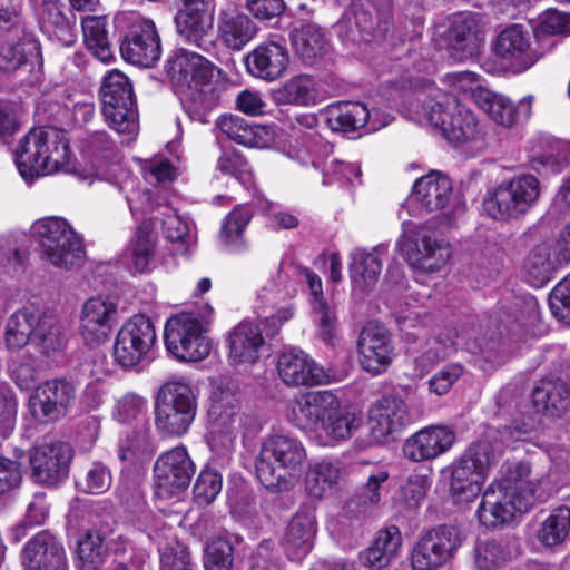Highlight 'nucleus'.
Wrapping results in <instances>:
<instances>
[{
	"mask_svg": "<svg viewBox=\"0 0 570 570\" xmlns=\"http://www.w3.org/2000/svg\"><path fill=\"white\" fill-rule=\"evenodd\" d=\"M355 105L350 101H340L331 105L326 110V121L333 131L350 134L356 129Z\"/></svg>",
	"mask_w": 570,
	"mask_h": 570,
	"instance_id": "obj_62",
	"label": "nucleus"
},
{
	"mask_svg": "<svg viewBox=\"0 0 570 570\" xmlns=\"http://www.w3.org/2000/svg\"><path fill=\"white\" fill-rule=\"evenodd\" d=\"M288 63L289 55L285 43L276 40L263 41L245 58L247 71L267 82L282 78Z\"/></svg>",
	"mask_w": 570,
	"mask_h": 570,
	"instance_id": "obj_27",
	"label": "nucleus"
},
{
	"mask_svg": "<svg viewBox=\"0 0 570 570\" xmlns=\"http://www.w3.org/2000/svg\"><path fill=\"white\" fill-rule=\"evenodd\" d=\"M531 35L521 24L504 28L494 42V53L507 68L522 72L531 68L541 55L531 45Z\"/></svg>",
	"mask_w": 570,
	"mask_h": 570,
	"instance_id": "obj_16",
	"label": "nucleus"
},
{
	"mask_svg": "<svg viewBox=\"0 0 570 570\" xmlns=\"http://www.w3.org/2000/svg\"><path fill=\"white\" fill-rule=\"evenodd\" d=\"M478 31L475 16L460 12L450 18L446 29L440 35L449 48L471 55L476 48Z\"/></svg>",
	"mask_w": 570,
	"mask_h": 570,
	"instance_id": "obj_37",
	"label": "nucleus"
},
{
	"mask_svg": "<svg viewBox=\"0 0 570 570\" xmlns=\"http://www.w3.org/2000/svg\"><path fill=\"white\" fill-rule=\"evenodd\" d=\"M315 80L307 75H298L286 80L274 92L278 105L307 106L316 99Z\"/></svg>",
	"mask_w": 570,
	"mask_h": 570,
	"instance_id": "obj_43",
	"label": "nucleus"
},
{
	"mask_svg": "<svg viewBox=\"0 0 570 570\" xmlns=\"http://www.w3.org/2000/svg\"><path fill=\"white\" fill-rule=\"evenodd\" d=\"M316 535V519L309 511H298L289 521L282 546L292 560H301L312 549Z\"/></svg>",
	"mask_w": 570,
	"mask_h": 570,
	"instance_id": "obj_33",
	"label": "nucleus"
},
{
	"mask_svg": "<svg viewBox=\"0 0 570 570\" xmlns=\"http://www.w3.org/2000/svg\"><path fill=\"white\" fill-rule=\"evenodd\" d=\"M177 32L180 38L198 48L210 45L208 40L212 28L210 18L200 8H186L175 17Z\"/></svg>",
	"mask_w": 570,
	"mask_h": 570,
	"instance_id": "obj_40",
	"label": "nucleus"
},
{
	"mask_svg": "<svg viewBox=\"0 0 570 570\" xmlns=\"http://www.w3.org/2000/svg\"><path fill=\"white\" fill-rule=\"evenodd\" d=\"M340 478L341 471L336 464L330 461L314 463L306 474V490L314 498H323L334 490Z\"/></svg>",
	"mask_w": 570,
	"mask_h": 570,
	"instance_id": "obj_49",
	"label": "nucleus"
},
{
	"mask_svg": "<svg viewBox=\"0 0 570 570\" xmlns=\"http://www.w3.org/2000/svg\"><path fill=\"white\" fill-rule=\"evenodd\" d=\"M552 262L547 245L535 246L527 256L522 275L525 282L532 287H542L551 278Z\"/></svg>",
	"mask_w": 570,
	"mask_h": 570,
	"instance_id": "obj_51",
	"label": "nucleus"
},
{
	"mask_svg": "<svg viewBox=\"0 0 570 570\" xmlns=\"http://www.w3.org/2000/svg\"><path fill=\"white\" fill-rule=\"evenodd\" d=\"M154 474L158 495L168 497L189 485L195 464L184 446H176L159 455Z\"/></svg>",
	"mask_w": 570,
	"mask_h": 570,
	"instance_id": "obj_17",
	"label": "nucleus"
},
{
	"mask_svg": "<svg viewBox=\"0 0 570 570\" xmlns=\"http://www.w3.org/2000/svg\"><path fill=\"white\" fill-rule=\"evenodd\" d=\"M110 470L100 462H95L82 478L77 481L78 488L89 494L105 493L111 485Z\"/></svg>",
	"mask_w": 570,
	"mask_h": 570,
	"instance_id": "obj_63",
	"label": "nucleus"
},
{
	"mask_svg": "<svg viewBox=\"0 0 570 570\" xmlns=\"http://www.w3.org/2000/svg\"><path fill=\"white\" fill-rule=\"evenodd\" d=\"M77 554L83 570H96L106 559L107 548L102 537L97 532H87L79 541Z\"/></svg>",
	"mask_w": 570,
	"mask_h": 570,
	"instance_id": "obj_57",
	"label": "nucleus"
},
{
	"mask_svg": "<svg viewBox=\"0 0 570 570\" xmlns=\"http://www.w3.org/2000/svg\"><path fill=\"white\" fill-rule=\"evenodd\" d=\"M569 394L562 380H541L532 391L533 407L538 413L559 416L568 405Z\"/></svg>",
	"mask_w": 570,
	"mask_h": 570,
	"instance_id": "obj_39",
	"label": "nucleus"
},
{
	"mask_svg": "<svg viewBox=\"0 0 570 570\" xmlns=\"http://www.w3.org/2000/svg\"><path fill=\"white\" fill-rule=\"evenodd\" d=\"M409 265L415 271V281L424 283L425 274L440 272L451 257L450 245L439 240L421 227L416 238L405 252Z\"/></svg>",
	"mask_w": 570,
	"mask_h": 570,
	"instance_id": "obj_20",
	"label": "nucleus"
},
{
	"mask_svg": "<svg viewBox=\"0 0 570 570\" xmlns=\"http://www.w3.org/2000/svg\"><path fill=\"white\" fill-rule=\"evenodd\" d=\"M117 317V304L107 296H95L86 301L81 312V335L88 345L104 343Z\"/></svg>",
	"mask_w": 570,
	"mask_h": 570,
	"instance_id": "obj_24",
	"label": "nucleus"
},
{
	"mask_svg": "<svg viewBox=\"0 0 570 570\" xmlns=\"http://www.w3.org/2000/svg\"><path fill=\"white\" fill-rule=\"evenodd\" d=\"M0 42V69L7 72L33 65L40 56V47L35 37L27 32L21 18V30L8 29Z\"/></svg>",
	"mask_w": 570,
	"mask_h": 570,
	"instance_id": "obj_28",
	"label": "nucleus"
},
{
	"mask_svg": "<svg viewBox=\"0 0 570 570\" xmlns=\"http://www.w3.org/2000/svg\"><path fill=\"white\" fill-rule=\"evenodd\" d=\"M570 533V508L561 505L541 523L537 538L541 544L549 548L561 546Z\"/></svg>",
	"mask_w": 570,
	"mask_h": 570,
	"instance_id": "obj_44",
	"label": "nucleus"
},
{
	"mask_svg": "<svg viewBox=\"0 0 570 570\" xmlns=\"http://www.w3.org/2000/svg\"><path fill=\"white\" fill-rule=\"evenodd\" d=\"M255 21L235 4L223 6L216 17V40L229 51H242L258 33Z\"/></svg>",
	"mask_w": 570,
	"mask_h": 570,
	"instance_id": "obj_19",
	"label": "nucleus"
},
{
	"mask_svg": "<svg viewBox=\"0 0 570 570\" xmlns=\"http://www.w3.org/2000/svg\"><path fill=\"white\" fill-rule=\"evenodd\" d=\"M275 281H269L265 286H263L257 293L254 312L258 317H262V324L266 331V336H275L279 328L291 318H293L295 313V307L293 304H286L276 309L275 313L271 315H266L269 307H274V305L283 298L279 291H276Z\"/></svg>",
	"mask_w": 570,
	"mask_h": 570,
	"instance_id": "obj_35",
	"label": "nucleus"
},
{
	"mask_svg": "<svg viewBox=\"0 0 570 570\" xmlns=\"http://www.w3.org/2000/svg\"><path fill=\"white\" fill-rule=\"evenodd\" d=\"M512 479L501 483H491L483 493L476 515L481 524L494 528L510 522L518 513L522 514L531 509L533 494L520 497Z\"/></svg>",
	"mask_w": 570,
	"mask_h": 570,
	"instance_id": "obj_10",
	"label": "nucleus"
},
{
	"mask_svg": "<svg viewBox=\"0 0 570 570\" xmlns=\"http://www.w3.org/2000/svg\"><path fill=\"white\" fill-rule=\"evenodd\" d=\"M102 114L119 134L132 136L138 130V112L134 99L132 85L121 71H109L100 88Z\"/></svg>",
	"mask_w": 570,
	"mask_h": 570,
	"instance_id": "obj_7",
	"label": "nucleus"
},
{
	"mask_svg": "<svg viewBox=\"0 0 570 570\" xmlns=\"http://www.w3.org/2000/svg\"><path fill=\"white\" fill-rule=\"evenodd\" d=\"M412 106L413 117L420 124L430 125L433 130L455 147L483 146L484 131L476 116L454 97L441 94Z\"/></svg>",
	"mask_w": 570,
	"mask_h": 570,
	"instance_id": "obj_1",
	"label": "nucleus"
},
{
	"mask_svg": "<svg viewBox=\"0 0 570 570\" xmlns=\"http://www.w3.org/2000/svg\"><path fill=\"white\" fill-rule=\"evenodd\" d=\"M464 538L455 525L439 524L424 531L411 553L414 570H435L453 559Z\"/></svg>",
	"mask_w": 570,
	"mask_h": 570,
	"instance_id": "obj_11",
	"label": "nucleus"
},
{
	"mask_svg": "<svg viewBox=\"0 0 570 570\" xmlns=\"http://www.w3.org/2000/svg\"><path fill=\"white\" fill-rule=\"evenodd\" d=\"M70 156L66 132L56 127L30 130L14 149L17 168L26 181L62 170Z\"/></svg>",
	"mask_w": 570,
	"mask_h": 570,
	"instance_id": "obj_2",
	"label": "nucleus"
},
{
	"mask_svg": "<svg viewBox=\"0 0 570 570\" xmlns=\"http://www.w3.org/2000/svg\"><path fill=\"white\" fill-rule=\"evenodd\" d=\"M358 474L366 478L362 493L358 494V508L376 505L381 500V484L387 481L389 473L382 468H373L368 463H358Z\"/></svg>",
	"mask_w": 570,
	"mask_h": 570,
	"instance_id": "obj_59",
	"label": "nucleus"
},
{
	"mask_svg": "<svg viewBox=\"0 0 570 570\" xmlns=\"http://www.w3.org/2000/svg\"><path fill=\"white\" fill-rule=\"evenodd\" d=\"M228 360L232 365H252L259 358L265 340L261 325L242 321L226 335Z\"/></svg>",
	"mask_w": 570,
	"mask_h": 570,
	"instance_id": "obj_30",
	"label": "nucleus"
},
{
	"mask_svg": "<svg viewBox=\"0 0 570 570\" xmlns=\"http://www.w3.org/2000/svg\"><path fill=\"white\" fill-rule=\"evenodd\" d=\"M217 128L230 140L247 147H258L262 128L249 124L239 116L226 115L216 121Z\"/></svg>",
	"mask_w": 570,
	"mask_h": 570,
	"instance_id": "obj_50",
	"label": "nucleus"
},
{
	"mask_svg": "<svg viewBox=\"0 0 570 570\" xmlns=\"http://www.w3.org/2000/svg\"><path fill=\"white\" fill-rule=\"evenodd\" d=\"M517 472L519 474V479H513L512 482L515 487H519L518 494L520 497H524L525 494H533L531 501V508L537 501L544 502L547 501L554 492L556 488L552 484L550 476L544 475L541 479L533 481H524L522 480L523 475H528L530 472V468L525 463H519L517 465Z\"/></svg>",
	"mask_w": 570,
	"mask_h": 570,
	"instance_id": "obj_58",
	"label": "nucleus"
},
{
	"mask_svg": "<svg viewBox=\"0 0 570 570\" xmlns=\"http://www.w3.org/2000/svg\"><path fill=\"white\" fill-rule=\"evenodd\" d=\"M233 553V547L227 540H213L205 553L206 570H230L234 561Z\"/></svg>",
	"mask_w": 570,
	"mask_h": 570,
	"instance_id": "obj_64",
	"label": "nucleus"
},
{
	"mask_svg": "<svg viewBox=\"0 0 570 570\" xmlns=\"http://www.w3.org/2000/svg\"><path fill=\"white\" fill-rule=\"evenodd\" d=\"M71 450L60 441H43L30 452L29 462L37 482L56 485L63 480L69 470Z\"/></svg>",
	"mask_w": 570,
	"mask_h": 570,
	"instance_id": "obj_18",
	"label": "nucleus"
},
{
	"mask_svg": "<svg viewBox=\"0 0 570 570\" xmlns=\"http://www.w3.org/2000/svg\"><path fill=\"white\" fill-rule=\"evenodd\" d=\"M412 422L405 400L397 394H389L376 401L368 411V430L374 441L402 431Z\"/></svg>",
	"mask_w": 570,
	"mask_h": 570,
	"instance_id": "obj_21",
	"label": "nucleus"
},
{
	"mask_svg": "<svg viewBox=\"0 0 570 570\" xmlns=\"http://www.w3.org/2000/svg\"><path fill=\"white\" fill-rule=\"evenodd\" d=\"M402 544V535L396 525H387L379 530L368 546L360 556L361 562L372 569L379 570L395 558Z\"/></svg>",
	"mask_w": 570,
	"mask_h": 570,
	"instance_id": "obj_36",
	"label": "nucleus"
},
{
	"mask_svg": "<svg viewBox=\"0 0 570 570\" xmlns=\"http://www.w3.org/2000/svg\"><path fill=\"white\" fill-rule=\"evenodd\" d=\"M122 58L136 66L150 68L161 55L160 38L155 23L137 14H131L130 26L120 43Z\"/></svg>",
	"mask_w": 570,
	"mask_h": 570,
	"instance_id": "obj_15",
	"label": "nucleus"
},
{
	"mask_svg": "<svg viewBox=\"0 0 570 570\" xmlns=\"http://www.w3.org/2000/svg\"><path fill=\"white\" fill-rule=\"evenodd\" d=\"M83 41L87 49L104 63L114 59L108 40L105 20L98 17H86L82 22Z\"/></svg>",
	"mask_w": 570,
	"mask_h": 570,
	"instance_id": "obj_46",
	"label": "nucleus"
},
{
	"mask_svg": "<svg viewBox=\"0 0 570 570\" xmlns=\"http://www.w3.org/2000/svg\"><path fill=\"white\" fill-rule=\"evenodd\" d=\"M197 412V395L184 377L165 382L155 401V425L165 436H181L190 428Z\"/></svg>",
	"mask_w": 570,
	"mask_h": 570,
	"instance_id": "obj_4",
	"label": "nucleus"
},
{
	"mask_svg": "<svg viewBox=\"0 0 570 570\" xmlns=\"http://www.w3.org/2000/svg\"><path fill=\"white\" fill-rule=\"evenodd\" d=\"M136 183L132 178H127L120 186V191L125 195L128 206L132 214L141 212L142 214L156 215L164 210V206L159 203L150 190H136Z\"/></svg>",
	"mask_w": 570,
	"mask_h": 570,
	"instance_id": "obj_55",
	"label": "nucleus"
},
{
	"mask_svg": "<svg viewBox=\"0 0 570 570\" xmlns=\"http://www.w3.org/2000/svg\"><path fill=\"white\" fill-rule=\"evenodd\" d=\"M337 397L330 391H311L299 394L292 403L289 421L298 429L314 432L324 416L335 410Z\"/></svg>",
	"mask_w": 570,
	"mask_h": 570,
	"instance_id": "obj_29",
	"label": "nucleus"
},
{
	"mask_svg": "<svg viewBox=\"0 0 570 570\" xmlns=\"http://www.w3.org/2000/svg\"><path fill=\"white\" fill-rule=\"evenodd\" d=\"M38 315L23 308L13 313L6 326L4 340L10 350H20L32 343Z\"/></svg>",
	"mask_w": 570,
	"mask_h": 570,
	"instance_id": "obj_45",
	"label": "nucleus"
},
{
	"mask_svg": "<svg viewBox=\"0 0 570 570\" xmlns=\"http://www.w3.org/2000/svg\"><path fill=\"white\" fill-rule=\"evenodd\" d=\"M157 341L151 321L141 314L130 317L118 331L114 343V358L121 367L139 364Z\"/></svg>",
	"mask_w": 570,
	"mask_h": 570,
	"instance_id": "obj_12",
	"label": "nucleus"
},
{
	"mask_svg": "<svg viewBox=\"0 0 570 570\" xmlns=\"http://www.w3.org/2000/svg\"><path fill=\"white\" fill-rule=\"evenodd\" d=\"M452 196L450 178L436 171L419 178L412 191V200L426 212L440 210L446 206Z\"/></svg>",
	"mask_w": 570,
	"mask_h": 570,
	"instance_id": "obj_34",
	"label": "nucleus"
},
{
	"mask_svg": "<svg viewBox=\"0 0 570 570\" xmlns=\"http://www.w3.org/2000/svg\"><path fill=\"white\" fill-rule=\"evenodd\" d=\"M216 170L220 174L234 177L244 185L253 180L252 167L247 159L235 149L224 150L217 159Z\"/></svg>",
	"mask_w": 570,
	"mask_h": 570,
	"instance_id": "obj_60",
	"label": "nucleus"
},
{
	"mask_svg": "<svg viewBox=\"0 0 570 570\" xmlns=\"http://www.w3.org/2000/svg\"><path fill=\"white\" fill-rule=\"evenodd\" d=\"M539 196V179L531 174H521L488 190L482 200V210L498 222L519 219L535 205Z\"/></svg>",
	"mask_w": 570,
	"mask_h": 570,
	"instance_id": "obj_6",
	"label": "nucleus"
},
{
	"mask_svg": "<svg viewBox=\"0 0 570 570\" xmlns=\"http://www.w3.org/2000/svg\"><path fill=\"white\" fill-rule=\"evenodd\" d=\"M293 46L299 58L308 65L324 57L330 48L325 32L315 24L297 29L293 36Z\"/></svg>",
	"mask_w": 570,
	"mask_h": 570,
	"instance_id": "obj_42",
	"label": "nucleus"
},
{
	"mask_svg": "<svg viewBox=\"0 0 570 570\" xmlns=\"http://www.w3.org/2000/svg\"><path fill=\"white\" fill-rule=\"evenodd\" d=\"M455 442V433L446 425H430L407 438L403 453L412 462L436 459L448 452Z\"/></svg>",
	"mask_w": 570,
	"mask_h": 570,
	"instance_id": "obj_25",
	"label": "nucleus"
},
{
	"mask_svg": "<svg viewBox=\"0 0 570 570\" xmlns=\"http://www.w3.org/2000/svg\"><path fill=\"white\" fill-rule=\"evenodd\" d=\"M77 399V386L66 379L48 380L30 396L32 416L40 423L56 422L66 416Z\"/></svg>",
	"mask_w": 570,
	"mask_h": 570,
	"instance_id": "obj_13",
	"label": "nucleus"
},
{
	"mask_svg": "<svg viewBox=\"0 0 570 570\" xmlns=\"http://www.w3.org/2000/svg\"><path fill=\"white\" fill-rule=\"evenodd\" d=\"M178 94L181 106L189 119L200 124L209 122V115L217 107L219 100L214 83L193 88L188 86Z\"/></svg>",
	"mask_w": 570,
	"mask_h": 570,
	"instance_id": "obj_38",
	"label": "nucleus"
},
{
	"mask_svg": "<svg viewBox=\"0 0 570 570\" xmlns=\"http://www.w3.org/2000/svg\"><path fill=\"white\" fill-rule=\"evenodd\" d=\"M24 570H67L62 544L49 532L32 537L23 548Z\"/></svg>",
	"mask_w": 570,
	"mask_h": 570,
	"instance_id": "obj_31",
	"label": "nucleus"
},
{
	"mask_svg": "<svg viewBox=\"0 0 570 570\" xmlns=\"http://www.w3.org/2000/svg\"><path fill=\"white\" fill-rule=\"evenodd\" d=\"M213 422L210 445L219 444L224 450H232L239 433L244 438L255 435L258 432L256 421L239 412V401L229 391L215 392L208 410Z\"/></svg>",
	"mask_w": 570,
	"mask_h": 570,
	"instance_id": "obj_8",
	"label": "nucleus"
},
{
	"mask_svg": "<svg viewBox=\"0 0 570 570\" xmlns=\"http://www.w3.org/2000/svg\"><path fill=\"white\" fill-rule=\"evenodd\" d=\"M40 28L48 35H63L69 30V21L62 12L60 0H31Z\"/></svg>",
	"mask_w": 570,
	"mask_h": 570,
	"instance_id": "obj_52",
	"label": "nucleus"
},
{
	"mask_svg": "<svg viewBox=\"0 0 570 570\" xmlns=\"http://www.w3.org/2000/svg\"><path fill=\"white\" fill-rule=\"evenodd\" d=\"M493 463L494 453L489 443L472 444L453 468L451 490L455 494L466 493L469 497H475Z\"/></svg>",
	"mask_w": 570,
	"mask_h": 570,
	"instance_id": "obj_14",
	"label": "nucleus"
},
{
	"mask_svg": "<svg viewBox=\"0 0 570 570\" xmlns=\"http://www.w3.org/2000/svg\"><path fill=\"white\" fill-rule=\"evenodd\" d=\"M353 424L354 417L341 409L337 399L335 410L328 411L313 433L322 445L333 446L352 436Z\"/></svg>",
	"mask_w": 570,
	"mask_h": 570,
	"instance_id": "obj_41",
	"label": "nucleus"
},
{
	"mask_svg": "<svg viewBox=\"0 0 570 570\" xmlns=\"http://www.w3.org/2000/svg\"><path fill=\"white\" fill-rule=\"evenodd\" d=\"M358 352L362 354L360 363L364 371L372 375L385 372L392 362V346L387 330L374 322L365 325L358 335Z\"/></svg>",
	"mask_w": 570,
	"mask_h": 570,
	"instance_id": "obj_26",
	"label": "nucleus"
},
{
	"mask_svg": "<svg viewBox=\"0 0 570 570\" xmlns=\"http://www.w3.org/2000/svg\"><path fill=\"white\" fill-rule=\"evenodd\" d=\"M306 451L297 439L275 433L264 439L256 459V475L261 483L276 491H287L298 480Z\"/></svg>",
	"mask_w": 570,
	"mask_h": 570,
	"instance_id": "obj_3",
	"label": "nucleus"
},
{
	"mask_svg": "<svg viewBox=\"0 0 570 570\" xmlns=\"http://www.w3.org/2000/svg\"><path fill=\"white\" fill-rule=\"evenodd\" d=\"M206 332L204 323L190 314L183 313L170 317L164 331L166 348L179 361H202L212 350V342Z\"/></svg>",
	"mask_w": 570,
	"mask_h": 570,
	"instance_id": "obj_9",
	"label": "nucleus"
},
{
	"mask_svg": "<svg viewBox=\"0 0 570 570\" xmlns=\"http://www.w3.org/2000/svg\"><path fill=\"white\" fill-rule=\"evenodd\" d=\"M31 344L43 354L59 351L63 346L60 325L55 317L38 316Z\"/></svg>",
	"mask_w": 570,
	"mask_h": 570,
	"instance_id": "obj_53",
	"label": "nucleus"
},
{
	"mask_svg": "<svg viewBox=\"0 0 570 570\" xmlns=\"http://www.w3.org/2000/svg\"><path fill=\"white\" fill-rule=\"evenodd\" d=\"M150 219L161 224L164 236L168 240L179 243L177 254L188 255L191 244L189 226L171 207L165 205L164 210L150 216Z\"/></svg>",
	"mask_w": 570,
	"mask_h": 570,
	"instance_id": "obj_48",
	"label": "nucleus"
},
{
	"mask_svg": "<svg viewBox=\"0 0 570 570\" xmlns=\"http://www.w3.org/2000/svg\"><path fill=\"white\" fill-rule=\"evenodd\" d=\"M250 215L245 207H236L224 220L220 230V240L229 250H240L243 246L242 235L249 223Z\"/></svg>",
	"mask_w": 570,
	"mask_h": 570,
	"instance_id": "obj_54",
	"label": "nucleus"
},
{
	"mask_svg": "<svg viewBox=\"0 0 570 570\" xmlns=\"http://www.w3.org/2000/svg\"><path fill=\"white\" fill-rule=\"evenodd\" d=\"M475 105L495 124L511 128L527 121L531 116L532 97H524L513 104L508 97L485 88L472 92Z\"/></svg>",
	"mask_w": 570,
	"mask_h": 570,
	"instance_id": "obj_23",
	"label": "nucleus"
},
{
	"mask_svg": "<svg viewBox=\"0 0 570 570\" xmlns=\"http://www.w3.org/2000/svg\"><path fill=\"white\" fill-rule=\"evenodd\" d=\"M281 380L293 386L318 385L326 382V374L304 351H284L277 362Z\"/></svg>",
	"mask_w": 570,
	"mask_h": 570,
	"instance_id": "obj_32",
	"label": "nucleus"
},
{
	"mask_svg": "<svg viewBox=\"0 0 570 570\" xmlns=\"http://www.w3.org/2000/svg\"><path fill=\"white\" fill-rule=\"evenodd\" d=\"M511 558L508 546L498 540L481 541L475 547V564L480 570H494Z\"/></svg>",
	"mask_w": 570,
	"mask_h": 570,
	"instance_id": "obj_56",
	"label": "nucleus"
},
{
	"mask_svg": "<svg viewBox=\"0 0 570 570\" xmlns=\"http://www.w3.org/2000/svg\"><path fill=\"white\" fill-rule=\"evenodd\" d=\"M165 68L178 91L188 86L193 88L213 83L215 66L203 56L186 49L176 50Z\"/></svg>",
	"mask_w": 570,
	"mask_h": 570,
	"instance_id": "obj_22",
	"label": "nucleus"
},
{
	"mask_svg": "<svg viewBox=\"0 0 570 570\" xmlns=\"http://www.w3.org/2000/svg\"><path fill=\"white\" fill-rule=\"evenodd\" d=\"M159 554L160 570H197L188 548L176 540L159 548Z\"/></svg>",
	"mask_w": 570,
	"mask_h": 570,
	"instance_id": "obj_61",
	"label": "nucleus"
},
{
	"mask_svg": "<svg viewBox=\"0 0 570 570\" xmlns=\"http://www.w3.org/2000/svg\"><path fill=\"white\" fill-rule=\"evenodd\" d=\"M155 235L148 228L140 226L137 229L125 254L130 271L144 273L148 269L155 255Z\"/></svg>",
	"mask_w": 570,
	"mask_h": 570,
	"instance_id": "obj_47",
	"label": "nucleus"
},
{
	"mask_svg": "<svg viewBox=\"0 0 570 570\" xmlns=\"http://www.w3.org/2000/svg\"><path fill=\"white\" fill-rule=\"evenodd\" d=\"M32 237L45 261L59 268H72L85 257L81 236L62 217L50 216L36 220Z\"/></svg>",
	"mask_w": 570,
	"mask_h": 570,
	"instance_id": "obj_5",
	"label": "nucleus"
}]
</instances>
